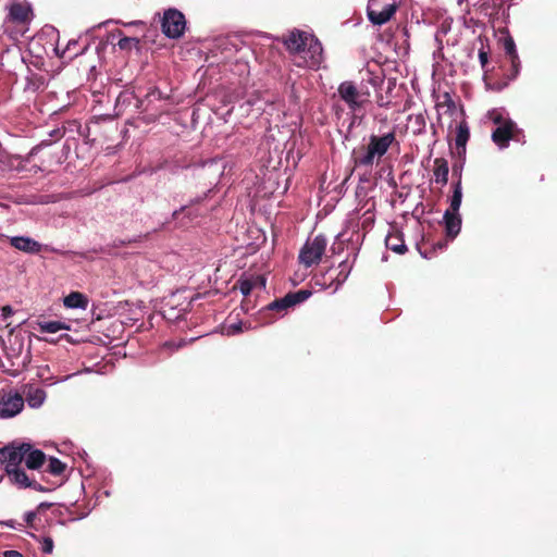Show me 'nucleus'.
Here are the masks:
<instances>
[{"label":"nucleus","mask_w":557,"mask_h":557,"mask_svg":"<svg viewBox=\"0 0 557 557\" xmlns=\"http://www.w3.org/2000/svg\"><path fill=\"white\" fill-rule=\"evenodd\" d=\"M33 17V11L29 5L15 2L10 5L9 8V14L7 16V20L10 23L15 24L16 26L25 27L29 24Z\"/></svg>","instance_id":"nucleus-12"},{"label":"nucleus","mask_w":557,"mask_h":557,"mask_svg":"<svg viewBox=\"0 0 557 557\" xmlns=\"http://www.w3.org/2000/svg\"><path fill=\"white\" fill-rule=\"evenodd\" d=\"M461 171H462V164H454L453 165V174L458 176V180L461 181Z\"/></svg>","instance_id":"nucleus-39"},{"label":"nucleus","mask_w":557,"mask_h":557,"mask_svg":"<svg viewBox=\"0 0 557 557\" xmlns=\"http://www.w3.org/2000/svg\"><path fill=\"white\" fill-rule=\"evenodd\" d=\"M30 449L29 443L12 442L0 448V465L5 466L7 474L12 484L18 488H33L38 492H49L54 486H44L21 467L25 454Z\"/></svg>","instance_id":"nucleus-1"},{"label":"nucleus","mask_w":557,"mask_h":557,"mask_svg":"<svg viewBox=\"0 0 557 557\" xmlns=\"http://www.w3.org/2000/svg\"><path fill=\"white\" fill-rule=\"evenodd\" d=\"M65 470H66V465L64 462H62L61 460H59L55 457H50L48 459V465L45 469V472H48L54 476H59V475L63 474Z\"/></svg>","instance_id":"nucleus-23"},{"label":"nucleus","mask_w":557,"mask_h":557,"mask_svg":"<svg viewBox=\"0 0 557 557\" xmlns=\"http://www.w3.org/2000/svg\"><path fill=\"white\" fill-rule=\"evenodd\" d=\"M492 120L498 126L502 125L506 121L503 119L500 113H492Z\"/></svg>","instance_id":"nucleus-37"},{"label":"nucleus","mask_w":557,"mask_h":557,"mask_svg":"<svg viewBox=\"0 0 557 557\" xmlns=\"http://www.w3.org/2000/svg\"><path fill=\"white\" fill-rule=\"evenodd\" d=\"M95 251H96V252H98V250H95ZM99 251H100V252H103V251H106V250L101 248V249H99Z\"/></svg>","instance_id":"nucleus-48"},{"label":"nucleus","mask_w":557,"mask_h":557,"mask_svg":"<svg viewBox=\"0 0 557 557\" xmlns=\"http://www.w3.org/2000/svg\"><path fill=\"white\" fill-rule=\"evenodd\" d=\"M310 35L305 32L295 29L290 32L284 39L283 42L286 49L292 53L296 54V60H299V55L306 51V42Z\"/></svg>","instance_id":"nucleus-11"},{"label":"nucleus","mask_w":557,"mask_h":557,"mask_svg":"<svg viewBox=\"0 0 557 557\" xmlns=\"http://www.w3.org/2000/svg\"><path fill=\"white\" fill-rule=\"evenodd\" d=\"M338 97L345 102L347 108L354 114H364L366 107L371 103L370 90L367 86L361 84L357 86L354 81H344L337 88Z\"/></svg>","instance_id":"nucleus-3"},{"label":"nucleus","mask_w":557,"mask_h":557,"mask_svg":"<svg viewBox=\"0 0 557 557\" xmlns=\"http://www.w3.org/2000/svg\"><path fill=\"white\" fill-rule=\"evenodd\" d=\"M517 125L511 120L505 121L492 133V140L500 148L508 146L509 140L513 138Z\"/></svg>","instance_id":"nucleus-13"},{"label":"nucleus","mask_w":557,"mask_h":557,"mask_svg":"<svg viewBox=\"0 0 557 557\" xmlns=\"http://www.w3.org/2000/svg\"><path fill=\"white\" fill-rule=\"evenodd\" d=\"M444 98H445V100L442 103H440L438 106L446 104L448 107V109H454L455 108V102L450 98L449 94L446 92L444 95Z\"/></svg>","instance_id":"nucleus-35"},{"label":"nucleus","mask_w":557,"mask_h":557,"mask_svg":"<svg viewBox=\"0 0 557 557\" xmlns=\"http://www.w3.org/2000/svg\"><path fill=\"white\" fill-rule=\"evenodd\" d=\"M376 103H377L379 107L385 108V107H388L389 101H385L383 96H379L377 99H376Z\"/></svg>","instance_id":"nucleus-42"},{"label":"nucleus","mask_w":557,"mask_h":557,"mask_svg":"<svg viewBox=\"0 0 557 557\" xmlns=\"http://www.w3.org/2000/svg\"><path fill=\"white\" fill-rule=\"evenodd\" d=\"M24 461L28 470H40L47 462V456L30 444V449L25 454Z\"/></svg>","instance_id":"nucleus-16"},{"label":"nucleus","mask_w":557,"mask_h":557,"mask_svg":"<svg viewBox=\"0 0 557 557\" xmlns=\"http://www.w3.org/2000/svg\"><path fill=\"white\" fill-rule=\"evenodd\" d=\"M479 60H480V63H481L482 67H485V65L488 62V53L486 51H484L483 49H480V51H479Z\"/></svg>","instance_id":"nucleus-33"},{"label":"nucleus","mask_w":557,"mask_h":557,"mask_svg":"<svg viewBox=\"0 0 557 557\" xmlns=\"http://www.w3.org/2000/svg\"><path fill=\"white\" fill-rule=\"evenodd\" d=\"M3 556L4 557H24L20 552L13 550V549L12 550H5L3 553Z\"/></svg>","instance_id":"nucleus-41"},{"label":"nucleus","mask_w":557,"mask_h":557,"mask_svg":"<svg viewBox=\"0 0 557 557\" xmlns=\"http://www.w3.org/2000/svg\"><path fill=\"white\" fill-rule=\"evenodd\" d=\"M63 302L66 308L86 309L88 306V298L79 292H72L64 298Z\"/></svg>","instance_id":"nucleus-20"},{"label":"nucleus","mask_w":557,"mask_h":557,"mask_svg":"<svg viewBox=\"0 0 557 557\" xmlns=\"http://www.w3.org/2000/svg\"><path fill=\"white\" fill-rule=\"evenodd\" d=\"M323 48L314 36L310 35L306 42V51L295 60L297 66L318 67L323 60Z\"/></svg>","instance_id":"nucleus-8"},{"label":"nucleus","mask_w":557,"mask_h":557,"mask_svg":"<svg viewBox=\"0 0 557 557\" xmlns=\"http://www.w3.org/2000/svg\"><path fill=\"white\" fill-rule=\"evenodd\" d=\"M509 61L511 63V73L509 75V78L513 79L517 77V75L519 73L520 60H519V57L517 55V59H509Z\"/></svg>","instance_id":"nucleus-29"},{"label":"nucleus","mask_w":557,"mask_h":557,"mask_svg":"<svg viewBox=\"0 0 557 557\" xmlns=\"http://www.w3.org/2000/svg\"><path fill=\"white\" fill-rule=\"evenodd\" d=\"M409 121H413L416 128L413 129V134L419 135L423 133L425 128V117L423 114L419 113L416 115H410Z\"/></svg>","instance_id":"nucleus-27"},{"label":"nucleus","mask_w":557,"mask_h":557,"mask_svg":"<svg viewBox=\"0 0 557 557\" xmlns=\"http://www.w3.org/2000/svg\"><path fill=\"white\" fill-rule=\"evenodd\" d=\"M243 331V324L240 322L233 323L228 326V334H237Z\"/></svg>","instance_id":"nucleus-34"},{"label":"nucleus","mask_w":557,"mask_h":557,"mask_svg":"<svg viewBox=\"0 0 557 557\" xmlns=\"http://www.w3.org/2000/svg\"><path fill=\"white\" fill-rule=\"evenodd\" d=\"M310 296V290L299 289L297 292H289L284 297L273 300L260 311L263 323H272L277 315H285L290 308L304 302Z\"/></svg>","instance_id":"nucleus-4"},{"label":"nucleus","mask_w":557,"mask_h":557,"mask_svg":"<svg viewBox=\"0 0 557 557\" xmlns=\"http://www.w3.org/2000/svg\"><path fill=\"white\" fill-rule=\"evenodd\" d=\"M1 312H2V317L3 319H8L9 317H11L13 314V309L11 306H3L1 308Z\"/></svg>","instance_id":"nucleus-36"},{"label":"nucleus","mask_w":557,"mask_h":557,"mask_svg":"<svg viewBox=\"0 0 557 557\" xmlns=\"http://www.w3.org/2000/svg\"><path fill=\"white\" fill-rule=\"evenodd\" d=\"M24 407V397L18 393H8L0 401V417L12 418Z\"/></svg>","instance_id":"nucleus-10"},{"label":"nucleus","mask_w":557,"mask_h":557,"mask_svg":"<svg viewBox=\"0 0 557 557\" xmlns=\"http://www.w3.org/2000/svg\"><path fill=\"white\" fill-rule=\"evenodd\" d=\"M143 104H144V100L138 99V100H137V104H136V107H137L138 109H141Z\"/></svg>","instance_id":"nucleus-46"},{"label":"nucleus","mask_w":557,"mask_h":557,"mask_svg":"<svg viewBox=\"0 0 557 557\" xmlns=\"http://www.w3.org/2000/svg\"><path fill=\"white\" fill-rule=\"evenodd\" d=\"M146 97H153L157 100H160L162 98L161 91L158 88H153L150 92L147 94Z\"/></svg>","instance_id":"nucleus-38"},{"label":"nucleus","mask_w":557,"mask_h":557,"mask_svg":"<svg viewBox=\"0 0 557 557\" xmlns=\"http://www.w3.org/2000/svg\"><path fill=\"white\" fill-rule=\"evenodd\" d=\"M470 138V129L468 123L463 120L456 127L455 146L457 156L465 159L466 146Z\"/></svg>","instance_id":"nucleus-14"},{"label":"nucleus","mask_w":557,"mask_h":557,"mask_svg":"<svg viewBox=\"0 0 557 557\" xmlns=\"http://www.w3.org/2000/svg\"><path fill=\"white\" fill-rule=\"evenodd\" d=\"M446 246V242L438 240L436 244H434V247L443 249Z\"/></svg>","instance_id":"nucleus-45"},{"label":"nucleus","mask_w":557,"mask_h":557,"mask_svg":"<svg viewBox=\"0 0 557 557\" xmlns=\"http://www.w3.org/2000/svg\"><path fill=\"white\" fill-rule=\"evenodd\" d=\"M39 515L36 510L35 511H28L25 513V522L26 525L33 529H36L35 527V519Z\"/></svg>","instance_id":"nucleus-30"},{"label":"nucleus","mask_w":557,"mask_h":557,"mask_svg":"<svg viewBox=\"0 0 557 557\" xmlns=\"http://www.w3.org/2000/svg\"><path fill=\"white\" fill-rule=\"evenodd\" d=\"M186 27L184 14L176 9H169L164 12L161 28L163 34L169 38H180L183 36Z\"/></svg>","instance_id":"nucleus-7"},{"label":"nucleus","mask_w":557,"mask_h":557,"mask_svg":"<svg viewBox=\"0 0 557 557\" xmlns=\"http://www.w3.org/2000/svg\"><path fill=\"white\" fill-rule=\"evenodd\" d=\"M40 543H41V552L42 553L51 554L53 552L54 544H53V540L51 537L44 536L40 540Z\"/></svg>","instance_id":"nucleus-28"},{"label":"nucleus","mask_w":557,"mask_h":557,"mask_svg":"<svg viewBox=\"0 0 557 557\" xmlns=\"http://www.w3.org/2000/svg\"><path fill=\"white\" fill-rule=\"evenodd\" d=\"M186 211V207H182L180 210H175L173 212V218L177 219L181 213H184Z\"/></svg>","instance_id":"nucleus-44"},{"label":"nucleus","mask_w":557,"mask_h":557,"mask_svg":"<svg viewBox=\"0 0 557 557\" xmlns=\"http://www.w3.org/2000/svg\"><path fill=\"white\" fill-rule=\"evenodd\" d=\"M39 331L42 333H57L62 330H70V326L61 321L38 322Z\"/></svg>","instance_id":"nucleus-22"},{"label":"nucleus","mask_w":557,"mask_h":557,"mask_svg":"<svg viewBox=\"0 0 557 557\" xmlns=\"http://www.w3.org/2000/svg\"><path fill=\"white\" fill-rule=\"evenodd\" d=\"M462 199V189H461V182L460 180L457 181V183L454 186V193L450 199V206L449 209L450 212L458 213L460 205Z\"/></svg>","instance_id":"nucleus-24"},{"label":"nucleus","mask_w":557,"mask_h":557,"mask_svg":"<svg viewBox=\"0 0 557 557\" xmlns=\"http://www.w3.org/2000/svg\"><path fill=\"white\" fill-rule=\"evenodd\" d=\"M448 173L449 166L448 162L444 158H436L434 160L433 175L435 182L441 184L442 186L446 185L448 182Z\"/></svg>","instance_id":"nucleus-19"},{"label":"nucleus","mask_w":557,"mask_h":557,"mask_svg":"<svg viewBox=\"0 0 557 557\" xmlns=\"http://www.w3.org/2000/svg\"><path fill=\"white\" fill-rule=\"evenodd\" d=\"M504 50L509 59H517L518 53L516 49V44L511 36H508L504 39Z\"/></svg>","instance_id":"nucleus-26"},{"label":"nucleus","mask_w":557,"mask_h":557,"mask_svg":"<svg viewBox=\"0 0 557 557\" xmlns=\"http://www.w3.org/2000/svg\"><path fill=\"white\" fill-rule=\"evenodd\" d=\"M140 240V236L138 238H134V239H127V240H124V239H115L113 240L112 243V247L114 248H119V247H123V246H126L128 244H132V243H137Z\"/></svg>","instance_id":"nucleus-32"},{"label":"nucleus","mask_w":557,"mask_h":557,"mask_svg":"<svg viewBox=\"0 0 557 557\" xmlns=\"http://www.w3.org/2000/svg\"><path fill=\"white\" fill-rule=\"evenodd\" d=\"M10 245L17 250L27 253H38L41 250V245L30 237L14 236L10 238Z\"/></svg>","instance_id":"nucleus-15"},{"label":"nucleus","mask_w":557,"mask_h":557,"mask_svg":"<svg viewBox=\"0 0 557 557\" xmlns=\"http://www.w3.org/2000/svg\"><path fill=\"white\" fill-rule=\"evenodd\" d=\"M393 87H394V84L389 83L388 90H392Z\"/></svg>","instance_id":"nucleus-47"},{"label":"nucleus","mask_w":557,"mask_h":557,"mask_svg":"<svg viewBox=\"0 0 557 557\" xmlns=\"http://www.w3.org/2000/svg\"><path fill=\"white\" fill-rule=\"evenodd\" d=\"M52 506V504L50 503H40L37 508H36V511L38 513H41L42 511L49 509L50 507Z\"/></svg>","instance_id":"nucleus-40"},{"label":"nucleus","mask_w":557,"mask_h":557,"mask_svg":"<svg viewBox=\"0 0 557 557\" xmlns=\"http://www.w3.org/2000/svg\"><path fill=\"white\" fill-rule=\"evenodd\" d=\"M351 269L352 263L345 260L339 263V271L337 274H335V271L332 269H329L324 274H322L321 278H317V283L336 290L347 280Z\"/></svg>","instance_id":"nucleus-9"},{"label":"nucleus","mask_w":557,"mask_h":557,"mask_svg":"<svg viewBox=\"0 0 557 557\" xmlns=\"http://www.w3.org/2000/svg\"><path fill=\"white\" fill-rule=\"evenodd\" d=\"M327 239L323 234H318L313 238H309L299 252V262L306 268H310L321 261L325 252Z\"/></svg>","instance_id":"nucleus-6"},{"label":"nucleus","mask_w":557,"mask_h":557,"mask_svg":"<svg viewBox=\"0 0 557 557\" xmlns=\"http://www.w3.org/2000/svg\"><path fill=\"white\" fill-rule=\"evenodd\" d=\"M23 393L27 404L33 408L40 407L46 398V392L34 385H26Z\"/></svg>","instance_id":"nucleus-18"},{"label":"nucleus","mask_w":557,"mask_h":557,"mask_svg":"<svg viewBox=\"0 0 557 557\" xmlns=\"http://www.w3.org/2000/svg\"><path fill=\"white\" fill-rule=\"evenodd\" d=\"M135 41L134 38L131 37H123L119 40L117 46L122 50L131 49L132 44Z\"/></svg>","instance_id":"nucleus-31"},{"label":"nucleus","mask_w":557,"mask_h":557,"mask_svg":"<svg viewBox=\"0 0 557 557\" xmlns=\"http://www.w3.org/2000/svg\"><path fill=\"white\" fill-rule=\"evenodd\" d=\"M444 223L446 236L450 239L455 238L461 228V218L459 213H454L450 212V210H446L444 214Z\"/></svg>","instance_id":"nucleus-17"},{"label":"nucleus","mask_w":557,"mask_h":557,"mask_svg":"<svg viewBox=\"0 0 557 557\" xmlns=\"http://www.w3.org/2000/svg\"><path fill=\"white\" fill-rule=\"evenodd\" d=\"M369 82H370V84H371L372 86H374V87H375L379 83H382V82H383V79H382V78H380V77H377V76H375V77H371Z\"/></svg>","instance_id":"nucleus-43"},{"label":"nucleus","mask_w":557,"mask_h":557,"mask_svg":"<svg viewBox=\"0 0 557 557\" xmlns=\"http://www.w3.org/2000/svg\"><path fill=\"white\" fill-rule=\"evenodd\" d=\"M259 284L260 286L265 285V280L263 277L258 276L255 281L252 280H243L239 282V290L243 295L247 296L251 293L253 287Z\"/></svg>","instance_id":"nucleus-25"},{"label":"nucleus","mask_w":557,"mask_h":557,"mask_svg":"<svg viewBox=\"0 0 557 557\" xmlns=\"http://www.w3.org/2000/svg\"><path fill=\"white\" fill-rule=\"evenodd\" d=\"M393 145H398L395 131L383 135L371 134L369 141L352 151V159L356 166L371 168L388 151Z\"/></svg>","instance_id":"nucleus-2"},{"label":"nucleus","mask_w":557,"mask_h":557,"mask_svg":"<svg viewBox=\"0 0 557 557\" xmlns=\"http://www.w3.org/2000/svg\"><path fill=\"white\" fill-rule=\"evenodd\" d=\"M397 9V0H369L367 15L373 25L381 26L392 20Z\"/></svg>","instance_id":"nucleus-5"},{"label":"nucleus","mask_w":557,"mask_h":557,"mask_svg":"<svg viewBox=\"0 0 557 557\" xmlns=\"http://www.w3.org/2000/svg\"><path fill=\"white\" fill-rule=\"evenodd\" d=\"M386 247L394 252L404 253L407 250L405 242L399 234H389L386 237Z\"/></svg>","instance_id":"nucleus-21"}]
</instances>
